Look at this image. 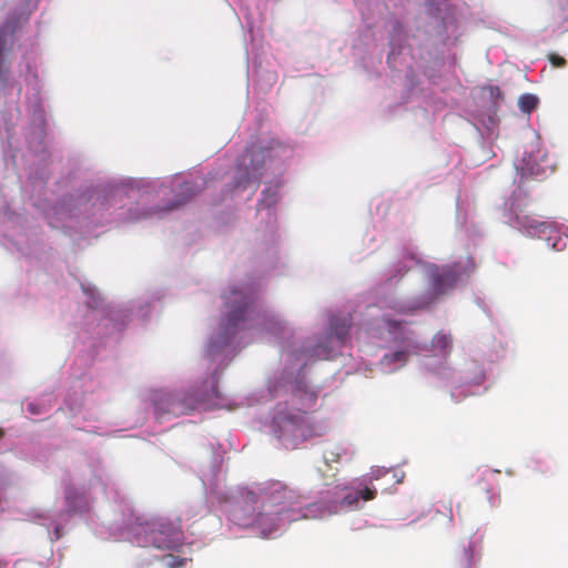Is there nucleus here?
Returning a JSON list of instances; mask_svg holds the SVG:
<instances>
[{
	"mask_svg": "<svg viewBox=\"0 0 568 568\" xmlns=\"http://www.w3.org/2000/svg\"><path fill=\"white\" fill-rule=\"evenodd\" d=\"M223 298L220 321L209 333L204 347L209 377L189 389L156 392L152 398L155 417L164 420L168 415L178 417L229 407L219 390V374L243 347L264 336L280 344L283 366L267 376L264 389L247 397V405L274 402L264 426L283 448L295 449L307 439L326 435L328 422L308 415L317 404L318 392L307 383L305 368L313 361L342 355L352 316L333 314L325 334L302 341L276 311L262 306L256 283L232 284Z\"/></svg>",
	"mask_w": 568,
	"mask_h": 568,
	"instance_id": "1",
	"label": "nucleus"
},
{
	"mask_svg": "<svg viewBox=\"0 0 568 568\" xmlns=\"http://www.w3.org/2000/svg\"><path fill=\"white\" fill-rule=\"evenodd\" d=\"M28 109L31 125L26 134L29 155L39 160L30 171L23 193L52 229L64 233H89L91 227L120 225L152 219L191 200L207 181L189 180L181 174L155 180L132 178L111 179L77 195H69L49 205L45 196L48 171L45 163L47 115L42 103V82L37 70L28 67Z\"/></svg>",
	"mask_w": 568,
	"mask_h": 568,
	"instance_id": "2",
	"label": "nucleus"
},
{
	"mask_svg": "<svg viewBox=\"0 0 568 568\" xmlns=\"http://www.w3.org/2000/svg\"><path fill=\"white\" fill-rule=\"evenodd\" d=\"M414 266L419 267L427 278L428 291L425 295L412 301L388 296L381 300L377 305L367 306V318L363 327L367 336L385 346L384 354L377 362V368L383 374L389 375L400 371L408 364L412 356L427 351L426 343L422 342L418 335L395 315L409 314L427 307L462 283L475 270V264L468 256L453 264L438 266L425 262L416 247H407L403 251L398 263L388 271L387 285L398 282Z\"/></svg>",
	"mask_w": 568,
	"mask_h": 568,
	"instance_id": "3",
	"label": "nucleus"
},
{
	"mask_svg": "<svg viewBox=\"0 0 568 568\" xmlns=\"http://www.w3.org/2000/svg\"><path fill=\"white\" fill-rule=\"evenodd\" d=\"M376 488L364 481L337 484L321 490L311 501L307 496L275 481L258 491L247 490L227 509L229 521L263 538H275L300 519H322L357 510L375 498Z\"/></svg>",
	"mask_w": 568,
	"mask_h": 568,
	"instance_id": "4",
	"label": "nucleus"
},
{
	"mask_svg": "<svg viewBox=\"0 0 568 568\" xmlns=\"http://www.w3.org/2000/svg\"><path fill=\"white\" fill-rule=\"evenodd\" d=\"M420 369L449 388L455 402L467 396L480 395L488 389L487 369L484 363L471 357L448 363L435 356H424L419 362Z\"/></svg>",
	"mask_w": 568,
	"mask_h": 568,
	"instance_id": "5",
	"label": "nucleus"
},
{
	"mask_svg": "<svg viewBox=\"0 0 568 568\" xmlns=\"http://www.w3.org/2000/svg\"><path fill=\"white\" fill-rule=\"evenodd\" d=\"M293 146L282 141H272L266 148L252 145L237 159L232 182L227 185L223 197H240L250 190L248 197L254 194L266 170L277 169L280 163L291 159Z\"/></svg>",
	"mask_w": 568,
	"mask_h": 568,
	"instance_id": "6",
	"label": "nucleus"
},
{
	"mask_svg": "<svg viewBox=\"0 0 568 568\" xmlns=\"http://www.w3.org/2000/svg\"><path fill=\"white\" fill-rule=\"evenodd\" d=\"M527 192L518 185L505 202V223L528 236L545 241L554 251H564L568 246V226L527 214Z\"/></svg>",
	"mask_w": 568,
	"mask_h": 568,
	"instance_id": "7",
	"label": "nucleus"
},
{
	"mask_svg": "<svg viewBox=\"0 0 568 568\" xmlns=\"http://www.w3.org/2000/svg\"><path fill=\"white\" fill-rule=\"evenodd\" d=\"M128 538L141 548L153 547L158 550L172 551H178L184 541L181 526L168 518L146 521L136 519L128 531Z\"/></svg>",
	"mask_w": 568,
	"mask_h": 568,
	"instance_id": "8",
	"label": "nucleus"
},
{
	"mask_svg": "<svg viewBox=\"0 0 568 568\" xmlns=\"http://www.w3.org/2000/svg\"><path fill=\"white\" fill-rule=\"evenodd\" d=\"M283 181L276 179L266 182L257 203L258 233L264 245L275 246L281 239L277 223L276 204L281 200Z\"/></svg>",
	"mask_w": 568,
	"mask_h": 568,
	"instance_id": "9",
	"label": "nucleus"
},
{
	"mask_svg": "<svg viewBox=\"0 0 568 568\" xmlns=\"http://www.w3.org/2000/svg\"><path fill=\"white\" fill-rule=\"evenodd\" d=\"M527 142L523 154L515 162V169L521 176L544 179L555 171L556 163L535 131L527 132Z\"/></svg>",
	"mask_w": 568,
	"mask_h": 568,
	"instance_id": "10",
	"label": "nucleus"
},
{
	"mask_svg": "<svg viewBox=\"0 0 568 568\" xmlns=\"http://www.w3.org/2000/svg\"><path fill=\"white\" fill-rule=\"evenodd\" d=\"M65 513L54 516L49 515L42 518L41 525L53 527L52 532H50L51 540H58L62 537L64 534L63 528L69 521L71 513L83 515L90 510L91 499L83 489L68 487L65 489Z\"/></svg>",
	"mask_w": 568,
	"mask_h": 568,
	"instance_id": "11",
	"label": "nucleus"
},
{
	"mask_svg": "<svg viewBox=\"0 0 568 568\" xmlns=\"http://www.w3.org/2000/svg\"><path fill=\"white\" fill-rule=\"evenodd\" d=\"M82 290L88 298L87 304L89 308H91L93 313H97V316L100 318L99 325L108 328L109 324H112L113 328L116 332H120L124 326L131 310L119 305L103 306V300L101 298L100 293L95 287L89 284H82Z\"/></svg>",
	"mask_w": 568,
	"mask_h": 568,
	"instance_id": "12",
	"label": "nucleus"
},
{
	"mask_svg": "<svg viewBox=\"0 0 568 568\" xmlns=\"http://www.w3.org/2000/svg\"><path fill=\"white\" fill-rule=\"evenodd\" d=\"M0 220L3 224V229L1 230L3 236L12 241L13 246H16L19 252L27 254L28 252L24 247L26 235L22 232V222L26 219H23L20 213L12 211L9 204L3 201L0 204Z\"/></svg>",
	"mask_w": 568,
	"mask_h": 568,
	"instance_id": "13",
	"label": "nucleus"
},
{
	"mask_svg": "<svg viewBox=\"0 0 568 568\" xmlns=\"http://www.w3.org/2000/svg\"><path fill=\"white\" fill-rule=\"evenodd\" d=\"M13 33L14 22L11 19H7L0 26V93L3 94L14 85L7 64V54L12 48Z\"/></svg>",
	"mask_w": 568,
	"mask_h": 568,
	"instance_id": "14",
	"label": "nucleus"
},
{
	"mask_svg": "<svg viewBox=\"0 0 568 568\" xmlns=\"http://www.w3.org/2000/svg\"><path fill=\"white\" fill-rule=\"evenodd\" d=\"M429 13L440 20L447 39L458 37L459 20L456 16V8L447 0H426Z\"/></svg>",
	"mask_w": 568,
	"mask_h": 568,
	"instance_id": "15",
	"label": "nucleus"
},
{
	"mask_svg": "<svg viewBox=\"0 0 568 568\" xmlns=\"http://www.w3.org/2000/svg\"><path fill=\"white\" fill-rule=\"evenodd\" d=\"M200 478L203 486L209 489L212 496L216 497L220 501H225L227 499V496L223 490L224 475L222 471L221 456L214 457L210 469L202 470Z\"/></svg>",
	"mask_w": 568,
	"mask_h": 568,
	"instance_id": "16",
	"label": "nucleus"
},
{
	"mask_svg": "<svg viewBox=\"0 0 568 568\" xmlns=\"http://www.w3.org/2000/svg\"><path fill=\"white\" fill-rule=\"evenodd\" d=\"M126 511H130V508H126ZM131 513L125 514L124 510H122V514L120 518L114 519H106L104 518L100 526L94 527V532L100 536L101 538H108V537H114V538H121L126 537L128 538V531L131 525Z\"/></svg>",
	"mask_w": 568,
	"mask_h": 568,
	"instance_id": "17",
	"label": "nucleus"
},
{
	"mask_svg": "<svg viewBox=\"0 0 568 568\" xmlns=\"http://www.w3.org/2000/svg\"><path fill=\"white\" fill-rule=\"evenodd\" d=\"M138 557L139 568H182L187 560L186 558H180L172 554L159 557L156 555H150L146 551H142Z\"/></svg>",
	"mask_w": 568,
	"mask_h": 568,
	"instance_id": "18",
	"label": "nucleus"
},
{
	"mask_svg": "<svg viewBox=\"0 0 568 568\" xmlns=\"http://www.w3.org/2000/svg\"><path fill=\"white\" fill-rule=\"evenodd\" d=\"M387 29L389 30V47L390 51L387 57V62L392 68H395V57L396 54H403L405 50L404 42H406V34L404 31V27L402 22L394 19L390 20L387 24Z\"/></svg>",
	"mask_w": 568,
	"mask_h": 568,
	"instance_id": "19",
	"label": "nucleus"
},
{
	"mask_svg": "<svg viewBox=\"0 0 568 568\" xmlns=\"http://www.w3.org/2000/svg\"><path fill=\"white\" fill-rule=\"evenodd\" d=\"M355 454V448L349 443H338L332 445L324 452V462L327 465L333 463L343 464L352 460Z\"/></svg>",
	"mask_w": 568,
	"mask_h": 568,
	"instance_id": "20",
	"label": "nucleus"
},
{
	"mask_svg": "<svg viewBox=\"0 0 568 568\" xmlns=\"http://www.w3.org/2000/svg\"><path fill=\"white\" fill-rule=\"evenodd\" d=\"M481 540L480 538H471L467 546L464 547L460 557V565L463 568H475L481 556Z\"/></svg>",
	"mask_w": 568,
	"mask_h": 568,
	"instance_id": "21",
	"label": "nucleus"
},
{
	"mask_svg": "<svg viewBox=\"0 0 568 568\" xmlns=\"http://www.w3.org/2000/svg\"><path fill=\"white\" fill-rule=\"evenodd\" d=\"M453 338L449 333L439 331L432 339V347L443 356H446L452 349Z\"/></svg>",
	"mask_w": 568,
	"mask_h": 568,
	"instance_id": "22",
	"label": "nucleus"
},
{
	"mask_svg": "<svg viewBox=\"0 0 568 568\" xmlns=\"http://www.w3.org/2000/svg\"><path fill=\"white\" fill-rule=\"evenodd\" d=\"M481 126L478 128V131L483 136L488 140H491L497 136V128H498V119L496 114H488L481 121Z\"/></svg>",
	"mask_w": 568,
	"mask_h": 568,
	"instance_id": "23",
	"label": "nucleus"
},
{
	"mask_svg": "<svg viewBox=\"0 0 568 568\" xmlns=\"http://www.w3.org/2000/svg\"><path fill=\"white\" fill-rule=\"evenodd\" d=\"M52 403H53V397L51 394H49L39 400L29 402L27 404V410L31 415H41V414L49 412L52 408Z\"/></svg>",
	"mask_w": 568,
	"mask_h": 568,
	"instance_id": "24",
	"label": "nucleus"
},
{
	"mask_svg": "<svg viewBox=\"0 0 568 568\" xmlns=\"http://www.w3.org/2000/svg\"><path fill=\"white\" fill-rule=\"evenodd\" d=\"M539 99L535 94L525 93L518 99V106L524 113H530L538 105Z\"/></svg>",
	"mask_w": 568,
	"mask_h": 568,
	"instance_id": "25",
	"label": "nucleus"
},
{
	"mask_svg": "<svg viewBox=\"0 0 568 568\" xmlns=\"http://www.w3.org/2000/svg\"><path fill=\"white\" fill-rule=\"evenodd\" d=\"M65 405L69 408V410L71 412V414L73 416H77V414H79L82 408V398H79L77 396L73 398V395L69 394L65 399Z\"/></svg>",
	"mask_w": 568,
	"mask_h": 568,
	"instance_id": "26",
	"label": "nucleus"
},
{
	"mask_svg": "<svg viewBox=\"0 0 568 568\" xmlns=\"http://www.w3.org/2000/svg\"><path fill=\"white\" fill-rule=\"evenodd\" d=\"M549 60L554 67L562 68L566 64V60L558 54H550Z\"/></svg>",
	"mask_w": 568,
	"mask_h": 568,
	"instance_id": "27",
	"label": "nucleus"
},
{
	"mask_svg": "<svg viewBox=\"0 0 568 568\" xmlns=\"http://www.w3.org/2000/svg\"><path fill=\"white\" fill-rule=\"evenodd\" d=\"M389 474V469L386 468H376L373 469L371 473L372 479H379L383 476H386Z\"/></svg>",
	"mask_w": 568,
	"mask_h": 568,
	"instance_id": "28",
	"label": "nucleus"
},
{
	"mask_svg": "<svg viewBox=\"0 0 568 568\" xmlns=\"http://www.w3.org/2000/svg\"><path fill=\"white\" fill-rule=\"evenodd\" d=\"M487 493H490V491L488 490ZM487 499H488V501H489V504H490L491 506L497 505V504H498V501H499L498 496H496V495H494V494H488Z\"/></svg>",
	"mask_w": 568,
	"mask_h": 568,
	"instance_id": "29",
	"label": "nucleus"
},
{
	"mask_svg": "<svg viewBox=\"0 0 568 568\" xmlns=\"http://www.w3.org/2000/svg\"><path fill=\"white\" fill-rule=\"evenodd\" d=\"M457 223H462V215H460V204L457 202Z\"/></svg>",
	"mask_w": 568,
	"mask_h": 568,
	"instance_id": "30",
	"label": "nucleus"
},
{
	"mask_svg": "<svg viewBox=\"0 0 568 568\" xmlns=\"http://www.w3.org/2000/svg\"><path fill=\"white\" fill-rule=\"evenodd\" d=\"M8 144H9L10 149H13V140H12V136L10 134L8 135Z\"/></svg>",
	"mask_w": 568,
	"mask_h": 568,
	"instance_id": "31",
	"label": "nucleus"
},
{
	"mask_svg": "<svg viewBox=\"0 0 568 568\" xmlns=\"http://www.w3.org/2000/svg\"><path fill=\"white\" fill-rule=\"evenodd\" d=\"M393 478H396V483H400L403 475L400 477L397 476V473H393Z\"/></svg>",
	"mask_w": 568,
	"mask_h": 568,
	"instance_id": "32",
	"label": "nucleus"
},
{
	"mask_svg": "<svg viewBox=\"0 0 568 568\" xmlns=\"http://www.w3.org/2000/svg\"><path fill=\"white\" fill-rule=\"evenodd\" d=\"M17 158H18V154L16 152H13L12 159H13L14 162H16Z\"/></svg>",
	"mask_w": 568,
	"mask_h": 568,
	"instance_id": "33",
	"label": "nucleus"
},
{
	"mask_svg": "<svg viewBox=\"0 0 568 568\" xmlns=\"http://www.w3.org/2000/svg\"><path fill=\"white\" fill-rule=\"evenodd\" d=\"M75 388H78V386H73V395L75 396L77 395V390Z\"/></svg>",
	"mask_w": 568,
	"mask_h": 568,
	"instance_id": "34",
	"label": "nucleus"
},
{
	"mask_svg": "<svg viewBox=\"0 0 568 568\" xmlns=\"http://www.w3.org/2000/svg\"><path fill=\"white\" fill-rule=\"evenodd\" d=\"M74 426H77V427H79V428L81 427V426H80V424H79V423H77V422L74 423Z\"/></svg>",
	"mask_w": 568,
	"mask_h": 568,
	"instance_id": "35",
	"label": "nucleus"
}]
</instances>
